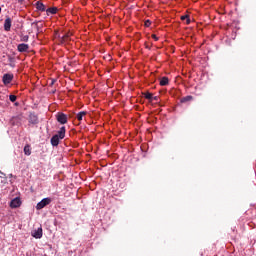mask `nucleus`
<instances>
[{
	"mask_svg": "<svg viewBox=\"0 0 256 256\" xmlns=\"http://www.w3.org/2000/svg\"><path fill=\"white\" fill-rule=\"evenodd\" d=\"M55 117H56V120L58 121V123H60V125H65V124H67V121H69L67 114H65L63 112H58L55 115Z\"/></svg>",
	"mask_w": 256,
	"mask_h": 256,
	"instance_id": "f257e3e1",
	"label": "nucleus"
},
{
	"mask_svg": "<svg viewBox=\"0 0 256 256\" xmlns=\"http://www.w3.org/2000/svg\"><path fill=\"white\" fill-rule=\"evenodd\" d=\"M51 203V198H44L42 199L37 205L36 209L37 211H41V209H44V207H47Z\"/></svg>",
	"mask_w": 256,
	"mask_h": 256,
	"instance_id": "f03ea898",
	"label": "nucleus"
},
{
	"mask_svg": "<svg viewBox=\"0 0 256 256\" xmlns=\"http://www.w3.org/2000/svg\"><path fill=\"white\" fill-rule=\"evenodd\" d=\"M14 77L15 76L11 73L4 74L3 77H2L3 84L4 85H9L13 81Z\"/></svg>",
	"mask_w": 256,
	"mask_h": 256,
	"instance_id": "7ed1b4c3",
	"label": "nucleus"
},
{
	"mask_svg": "<svg viewBox=\"0 0 256 256\" xmlns=\"http://www.w3.org/2000/svg\"><path fill=\"white\" fill-rule=\"evenodd\" d=\"M11 209H17V207H21V198L16 197L10 202Z\"/></svg>",
	"mask_w": 256,
	"mask_h": 256,
	"instance_id": "20e7f679",
	"label": "nucleus"
},
{
	"mask_svg": "<svg viewBox=\"0 0 256 256\" xmlns=\"http://www.w3.org/2000/svg\"><path fill=\"white\" fill-rule=\"evenodd\" d=\"M17 51H19V53H28L29 52V44H18L17 46Z\"/></svg>",
	"mask_w": 256,
	"mask_h": 256,
	"instance_id": "39448f33",
	"label": "nucleus"
},
{
	"mask_svg": "<svg viewBox=\"0 0 256 256\" xmlns=\"http://www.w3.org/2000/svg\"><path fill=\"white\" fill-rule=\"evenodd\" d=\"M13 21L11 20V17H6L4 21V31H11V25Z\"/></svg>",
	"mask_w": 256,
	"mask_h": 256,
	"instance_id": "423d86ee",
	"label": "nucleus"
},
{
	"mask_svg": "<svg viewBox=\"0 0 256 256\" xmlns=\"http://www.w3.org/2000/svg\"><path fill=\"white\" fill-rule=\"evenodd\" d=\"M32 237H34L35 239H41V237H43V228H38L37 230H35L32 233Z\"/></svg>",
	"mask_w": 256,
	"mask_h": 256,
	"instance_id": "0eeeda50",
	"label": "nucleus"
},
{
	"mask_svg": "<svg viewBox=\"0 0 256 256\" xmlns=\"http://www.w3.org/2000/svg\"><path fill=\"white\" fill-rule=\"evenodd\" d=\"M65 133H66V128L65 126H62L58 131V133L55 134V136H58V139H65Z\"/></svg>",
	"mask_w": 256,
	"mask_h": 256,
	"instance_id": "6e6552de",
	"label": "nucleus"
},
{
	"mask_svg": "<svg viewBox=\"0 0 256 256\" xmlns=\"http://www.w3.org/2000/svg\"><path fill=\"white\" fill-rule=\"evenodd\" d=\"M69 41H71V33H66L60 37V43H69Z\"/></svg>",
	"mask_w": 256,
	"mask_h": 256,
	"instance_id": "1a4fd4ad",
	"label": "nucleus"
},
{
	"mask_svg": "<svg viewBox=\"0 0 256 256\" xmlns=\"http://www.w3.org/2000/svg\"><path fill=\"white\" fill-rule=\"evenodd\" d=\"M29 123H31L32 125H37V123H39V118L37 117V115L30 114Z\"/></svg>",
	"mask_w": 256,
	"mask_h": 256,
	"instance_id": "9d476101",
	"label": "nucleus"
},
{
	"mask_svg": "<svg viewBox=\"0 0 256 256\" xmlns=\"http://www.w3.org/2000/svg\"><path fill=\"white\" fill-rule=\"evenodd\" d=\"M61 140V138H59V136H53L50 140V143L52 145V147H57L59 145V141Z\"/></svg>",
	"mask_w": 256,
	"mask_h": 256,
	"instance_id": "9b49d317",
	"label": "nucleus"
},
{
	"mask_svg": "<svg viewBox=\"0 0 256 256\" xmlns=\"http://www.w3.org/2000/svg\"><path fill=\"white\" fill-rule=\"evenodd\" d=\"M36 9L41 12L47 11V7H45V4L40 1L36 2Z\"/></svg>",
	"mask_w": 256,
	"mask_h": 256,
	"instance_id": "f8f14e48",
	"label": "nucleus"
},
{
	"mask_svg": "<svg viewBox=\"0 0 256 256\" xmlns=\"http://www.w3.org/2000/svg\"><path fill=\"white\" fill-rule=\"evenodd\" d=\"M57 11H58L57 7H51L46 9L47 15H55Z\"/></svg>",
	"mask_w": 256,
	"mask_h": 256,
	"instance_id": "ddd939ff",
	"label": "nucleus"
},
{
	"mask_svg": "<svg viewBox=\"0 0 256 256\" xmlns=\"http://www.w3.org/2000/svg\"><path fill=\"white\" fill-rule=\"evenodd\" d=\"M160 85L162 86V87H165V86H167V85H169V78L168 77H162L161 79H160Z\"/></svg>",
	"mask_w": 256,
	"mask_h": 256,
	"instance_id": "4468645a",
	"label": "nucleus"
},
{
	"mask_svg": "<svg viewBox=\"0 0 256 256\" xmlns=\"http://www.w3.org/2000/svg\"><path fill=\"white\" fill-rule=\"evenodd\" d=\"M85 115H87V111H81L77 114L76 119H78L79 121H83Z\"/></svg>",
	"mask_w": 256,
	"mask_h": 256,
	"instance_id": "2eb2a0df",
	"label": "nucleus"
},
{
	"mask_svg": "<svg viewBox=\"0 0 256 256\" xmlns=\"http://www.w3.org/2000/svg\"><path fill=\"white\" fill-rule=\"evenodd\" d=\"M188 101H193V96L189 95L181 98L180 103H188Z\"/></svg>",
	"mask_w": 256,
	"mask_h": 256,
	"instance_id": "dca6fc26",
	"label": "nucleus"
},
{
	"mask_svg": "<svg viewBox=\"0 0 256 256\" xmlns=\"http://www.w3.org/2000/svg\"><path fill=\"white\" fill-rule=\"evenodd\" d=\"M24 154L27 156L31 155V146L30 145L24 146Z\"/></svg>",
	"mask_w": 256,
	"mask_h": 256,
	"instance_id": "f3484780",
	"label": "nucleus"
},
{
	"mask_svg": "<svg viewBox=\"0 0 256 256\" xmlns=\"http://www.w3.org/2000/svg\"><path fill=\"white\" fill-rule=\"evenodd\" d=\"M181 21H186V25H189L191 23V19L189 18V15L181 16Z\"/></svg>",
	"mask_w": 256,
	"mask_h": 256,
	"instance_id": "a211bd4d",
	"label": "nucleus"
},
{
	"mask_svg": "<svg viewBox=\"0 0 256 256\" xmlns=\"http://www.w3.org/2000/svg\"><path fill=\"white\" fill-rule=\"evenodd\" d=\"M145 99H148V101H153V94L150 92L144 93Z\"/></svg>",
	"mask_w": 256,
	"mask_h": 256,
	"instance_id": "6ab92c4d",
	"label": "nucleus"
},
{
	"mask_svg": "<svg viewBox=\"0 0 256 256\" xmlns=\"http://www.w3.org/2000/svg\"><path fill=\"white\" fill-rule=\"evenodd\" d=\"M20 41L27 43V41H29V35H20Z\"/></svg>",
	"mask_w": 256,
	"mask_h": 256,
	"instance_id": "aec40b11",
	"label": "nucleus"
},
{
	"mask_svg": "<svg viewBox=\"0 0 256 256\" xmlns=\"http://www.w3.org/2000/svg\"><path fill=\"white\" fill-rule=\"evenodd\" d=\"M9 100H10L12 103H15V101H17V96H15V95H10V96H9Z\"/></svg>",
	"mask_w": 256,
	"mask_h": 256,
	"instance_id": "412c9836",
	"label": "nucleus"
},
{
	"mask_svg": "<svg viewBox=\"0 0 256 256\" xmlns=\"http://www.w3.org/2000/svg\"><path fill=\"white\" fill-rule=\"evenodd\" d=\"M144 25H145V27H151V21L150 20H146Z\"/></svg>",
	"mask_w": 256,
	"mask_h": 256,
	"instance_id": "4be33fe9",
	"label": "nucleus"
},
{
	"mask_svg": "<svg viewBox=\"0 0 256 256\" xmlns=\"http://www.w3.org/2000/svg\"><path fill=\"white\" fill-rule=\"evenodd\" d=\"M145 47H146V49H149V50H151V47H153V44H148V43H145Z\"/></svg>",
	"mask_w": 256,
	"mask_h": 256,
	"instance_id": "5701e85b",
	"label": "nucleus"
},
{
	"mask_svg": "<svg viewBox=\"0 0 256 256\" xmlns=\"http://www.w3.org/2000/svg\"><path fill=\"white\" fill-rule=\"evenodd\" d=\"M152 39L155 41H159V37H157V35H155V34H152Z\"/></svg>",
	"mask_w": 256,
	"mask_h": 256,
	"instance_id": "b1692460",
	"label": "nucleus"
},
{
	"mask_svg": "<svg viewBox=\"0 0 256 256\" xmlns=\"http://www.w3.org/2000/svg\"><path fill=\"white\" fill-rule=\"evenodd\" d=\"M152 101H159V97L158 96H152Z\"/></svg>",
	"mask_w": 256,
	"mask_h": 256,
	"instance_id": "393cba45",
	"label": "nucleus"
},
{
	"mask_svg": "<svg viewBox=\"0 0 256 256\" xmlns=\"http://www.w3.org/2000/svg\"><path fill=\"white\" fill-rule=\"evenodd\" d=\"M57 82V80H55V79H52V81H51V85H55V83Z\"/></svg>",
	"mask_w": 256,
	"mask_h": 256,
	"instance_id": "a878e982",
	"label": "nucleus"
},
{
	"mask_svg": "<svg viewBox=\"0 0 256 256\" xmlns=\"http://www.w3.org/2000/svg\"><path fill=\"white\" fill-rule=\"evenodd\" d=\"M0 13H1V7H0Z\"/></svg>",
	"mask_w": 256,
	"mask_h": 256,
	"instance_id": "bb28decb",
	"label": "nucleus"
}]
</instances>
